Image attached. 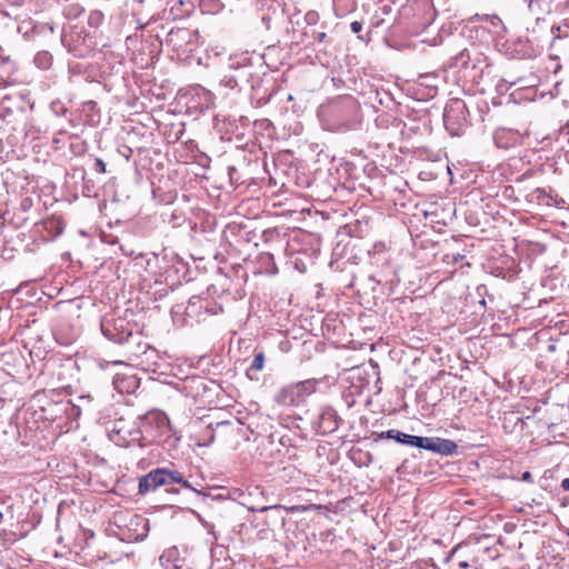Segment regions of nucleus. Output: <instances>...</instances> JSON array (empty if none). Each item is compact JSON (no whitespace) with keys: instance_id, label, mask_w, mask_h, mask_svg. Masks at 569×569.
<instances>
[{"instance_id":"1","label":"nucleus","mask_w":569,"mask_h":569,"mask_svg":"<svg viewBox=\"0 0 569 569\" xmlns=\"http://www.w3.org/2000/svg\"><path fill=\"white\" fill-rule=\"evenodd\" d=\"M146 442L160 441L169 436L171 427L166 413L151 411L141 420Z\"/></svg>"},{"instance_id":"2","label":"nucleus","mask_w":569,"mask_h":569,"mask_svg":"<svg viewBox=\"0 0 569 569\" xmlns=\"http://www.w3.org/2000/svg\"><path fill=\"white\" fill-rule=\"evenodd\" d=\"M110 439L121 447H129L134 443L142 447L144 446L142 425H128L122 419L118 420L110 432Z\"/></svg>"},{"instance_id":"3","label":"nucleus","mask_w":569,"mask_h":569,"mask_svg":"<svg viewBox=\"0 0 569 569\" xmlns=\"http://www.w3.org/2000/svg\"><path fill=\"white\" fill-rule=\"evenodd\" d=\"M316 391V381L306 380L282 388L276 396V401L282 406H297Z\"/></svg>"},{"instance_id":"4","label":"nucleus","mask_w":569,"mask_h":569,"mask_svg":"<svg viewBox=\"0 0 569 569\" xmlns=\"http://www.w3.org/2000/svg\"><path fill=\"white\" fill-rule=\"evenodd\" d=\"M136 326L123 318L104 320L101 323V331L109 340L122 345L133 337Z\"/></svg>"},{"instance_id":"5","label":"nucleus","mask_w":569,"mask_h":569,"mask_svg":"<svg viewBox=\"0 0 569 569\" xmlns=\"http://www.w3.org/2000/svg\"><path fill=\"white\" fill-rule=\"evenodd\" d=\"M467 107L461 100H452L445 109L443 121L451 134H460L467 123Z\"/></svg>"},{"instance_id":"6","label":"nucleus","mask_w":569,"mask_h":569,"mask_svg":"<svg viewBox=\"0 0 569 569\" xmlns=\"http://www.w3.org/2000/svg\"><path fill=\"white\" fill-rule=\"evenodd\" d=\"M416 441L417 448L446 456L453 455L458 449L457 443L449 439L420 437Z\"/></svg>"},{"instance_id":"7","label":"nucleus","mask_w":569,"mask_h":569,"mask_svg":"<svg viewBox=\"0 0 569 569\" xmlns=\"http://www.w3.org/2000/svg\"><path fill=\"white\" fill-rule=\"evenodd\" d=\"M493 141L498 148L508 149L521 144L523 136L517 130L499 128L493 132Z\"/></svg>"},{"instance_id":"8","label":"nucleus","mask_w":569,"mask_h":569,"mask_svg":"<svg viewBox=\"0 0 569 569\" xmlns=\"http://www.w3.org/2000/svg\"><path fill=\"white\" fill-rule=\"evenodd\" d=\"M166 486V480L162 478L160 468L151 470L149 473L139 480V493L146 495L154 491L157 488Z\"/></svg>"},{"instance_id":"9","label":"nucleus","mask_w":569,"mask_h":569,"mask_svg":"<svg viewBox=\"0 0 569 569\" xmlns=\"http://www.w3.org/2000/svg\"><path fill=\"white\" fill-rule=\"evenodd\" d=\"M379 438L395 439L397 442H400V443H403V445H408V446H411V447H417V441L416 440L419 439L420 437L407 435V433H403L401 431L391 429V430H388L386 432H381L379 435Z\"/></svg>"},{"instance_id":"10","label":"nucleus","mask_w":569,"mask_h":569,"mask_svg":"<svg viewBox=\"0 0 569 569\" xmlns=\"http://www.w3.org/2000/svg\"><path fill=\"white\" fill-rule=\"evenodd\" d=\"M160 471H161L162 478H164V480H166V486L171 485V483H181L182 487L196 491L192 488V486L190 485V482H188L187 480L183 479V476L181 472H179L177 470L167 469V468H160Z\"/></svg>"},{"instance_id":"11","label":"nucleus","mask_w":569,"mask_h":569,"mask_svg":"<svg viewBox=\"0 0 569 569\" xmlns=\"http://www.w3.org/2000/svg\"><path fill=\"white\" fill-rule=\"evenodd\" d=\"M538 193L537 199L540 203L546 206H560L563 200L559 199L557 194L552 196L550 192H547L545 189H537Z\"/></svg>"},{"instance_id":"12","label":"nucleus","mask_w":569,"mask_h":569,"mask_svg":"<svg viewBox=\"0 0 569 569\" xmlns=\"http://www.w3.org/2000/svg\"><path fill=\"white\" fill-rule=\"evenodd\" d=\"M264 366V353L262 351L254 355V358L251 362V369L257 371L262 370Z\"/></svg>"},{"instance_id":"13","label":"nucleus","mask_w":569,"mask_h":569,"mask_svg":"<svg viewBox=\"0 0 569 569\" xmlns=\"http://www.w3.org/2000/svg\"><path fill=\"white\" fill-rule=\"evenodd\" d=\"M321 508H322V506H320V505L311 503V505H307V506H295V507L291 508V510L292 511H298V512L299 511L303 512V511H309V510H318V509H321Z\"/></svg>"},{"instance_id":"14","label":"nucleus","mask_w":569,"mask_h":569,"mask_svg":"<svg viewBox=\"0 0 569 569\" xmlns=\"http://www.w3.org/2000/svg\"><path fill=\"white\" fill-rule=\"evenodd\" d=\"M214 440V436L211 429L207 428L204 431L203 442H199V446H210Z\"/></svg>"},{"instance_id":"15","label":"nucleus","mask_w":569,"mask_h":569,"mask_svg":"<svg viewBox=\"0 0 569 569\" xmlns=\"http://www.w3.org/2000/svg\"><path fill=\"white\" fill-rule=\"evenodd\" d=\"M43 68L50 64L51 57L48 53H39L36 59Z\"/></svg>"},{"instance_id":"16","label":"nucleus","mask_w":569,"mask_h":569,"mask_svg":"<svg viewBox=\"0 0 569 569\" xmlns=\"http://www.w3.org/2000/svg\"><path fill=\"white\" fill-rule=\"evenodd\" d=\"M94 168H96V170H98L101 173L106 172V163L103 162L102 159H99V158L96 159Z\"/></svg>"},{"instance_id":"17","label":"nucleus","mask_w":569,"mask_h":569,"mask_svg":"<svg viewBox=\"0 0 569 569\" xmlns=\"http://www.w3.org/2000/svg\"><path fill=\"white\" fill-rule=\"evenodd\" d=\"M350 29L355 33H359L362 30V23L359 21H352L350 24Z\"/></svg>"},{"instance_id":"18","label":"nucleus","mask_w":569,"mask_h":569,"mask_svg":"<svg viewBox=\"0 0 569 569\" xmlns=\"http://www.w3.org/2000/svg\"><path fill=\"white\" fill-rule=\"evenodd\" d=\"M561 488H562L565 491H569V478H565V479L561 481Z\"/></svg>"},{"instance_id":"19","label":"nucleus","mask_w":569,"mask_h":569,"mask_svg":"<svg viewBox=\"0 0 569 569\" xmlns=\"http://www.w3.org/2000/svg\"><path fill=\"white\" fill-rule=\"evenodd\" d=\"M332 417L333 412L331 410H326L321 413V419H326V417Z\"/></svg>"},{"instance_id":"20","label":"nucleus","mask_w":569,"mask_h":569,"mask_svg":"<svg viewBox=\"0 0 569 569\" xmlns=\"http://www.w3.org/2000/svg\"><path fill=\"white\" fill-rule=\"evenodd\" d=\"M174 553H176V550H170V551H168V553H167V555H162V556L160 557V560L162 561L166 557H168V559H169V558H170V557H172Z\"/></svg>"},{"instance_id":"21","label":"nucleus","mask_w":569,"mask_h":569,"mask_svg":"<svg viewBox=\"0 0 569 569\" xmlns=\"http://www.w3.org/2000/svg\"><path fill=\"white\" fill-rule=\"evenodd\" d=\"M458 566L461 569H468L470 567L469 562H467V561H461V562H459Z\"/></svg>"},{"instance_id":"22","label":"nucleus","mask_w":569,"mask_h":569,"mask_svg":"<svg viewBox=\"0 0 569 569\" xmlns=\"http://www.w3.org/2000/svg\"><path fill=\"white\" fill-rule=\"evenodd\" d=\"M522 479H523V480H526V481H528V480H530V479H531V475H530L529 472H525V473L522 475Z\"/></svg>"},{"instance_id":"23","label":"nucleus","mask_w":569,"mask_h":569,"mask_svg":"<svg viewBox=\"0 0 569 569\" xmlns=\"http://www.w3.org/2000/svg\"><path fill=\"white\" fill-rule=\"evenodd\" d=\"M325 37H326V33H323V32H322V33H320V34H319V40H320V41H322V40L325 39Z\"/></svg>"},{"instance_id":"24","label":"nucleus","mask_w":569,"mask_h":569,"mask_svg":"<svg viewBox=\"0 0 569 569\" xmlns=\"http://www.w3.org/2000/svg\"><path fill=\"white\" fill-rule=\"evenodd\" d=\"M172 566H173L174 569H181V565H178L176 562Z\"/></svg>"}]
</instances>
